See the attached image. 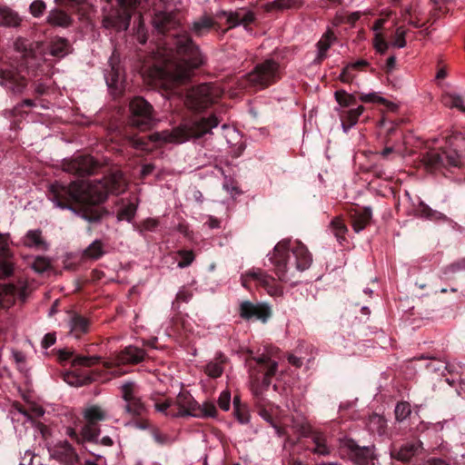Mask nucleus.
<instances>
[{"instance_id": "1", "label": "nucleus", "mask_w": 465, "mask_h": 465, "mask_svg": "<svg viewBox=\"0 0 465 465\" xmlns=\"http://www.w3.org/2000/svg\"><path fill=\"white\" fill-rule=\"evenodd\" d=\"M125 180L121 172L111 173L98 185L84 180L69 184L55 182L48 190L49 199L62 209H70L89 223L99 222L107 211L100 207L108 193H119L124 190Z\"/></svg>"}, {"instance_id": "2", "label": "nucleus", "mask_w": 465, "mask_h": 465, "mask_svg": "<svg viewBox=\"0 0 465 465\" xmlns=\"http://www.w3.org/2000/svg\"><path fill=\"white\" fill-rule=\"evenodd\" d=\"M160 61L152 77L165 82L183 83L206 64L207 58L187 33H173L163 42Z\"/></svg>"}, {"instance_id": "3", "label": "nucleus", "mask_w": 465, "mask_h": 465, "mask_svg": "<svg viewBox=\"0 0 465 465\" xmlns=\"http://www.w3.org/2000/svg\"><path fill=\"white\" fill-rule=\"evenodd\" d=\"M220 124V120L214 114L209 117H193L187 123L173 129L155 132L146 135L130 136L129 143L135 149L149 151L153 146H158L166 143H183L190 138H200L211 133L212 129Z\"/></svg>"}, {"instance_id": "4", "label": "nucleus", "mask_w": 465, "mask_h": 465, "mask_svg": "<svg viewBox=\"0 0 465 465\" xmlns=\"http://www.w3.org/2000/svg\"><path fill=\"white\" fill-rule=\"evenodd\" d=\"M291 240L283 239L273 248L269 261L274 267V272L282 282L287 281L288 265L290 263V251L294 257V264L298 271L307 270L312 262V255L308 248L301 242H296L291 248Z\"/></svg>"}, {"instance_id": "5", "label": "nucleus", "mask_w": 465, "mask_h": 465, "mask_svg": "<svg viewBox=\"0 0 465 465\" xmlns=\"http://www.w3.org/2000/svg\"><path fill=\"white\" fill-rule=\"evenodd\" d=\"M222 95L223 91L216 84H202L188 89L183 101L190 111L201 113L216 103Z\"/></svg>"}, {"instance_id": "6", "label": "nucleus", "mask_w": 465, "mask_h": 465, "mask_svg": "<svg viewBox=\"0 0 465 465\" xmlns=\"http://www.w3.org/2000/svg\"><path fill=\"white\" fill-rule=\"evenodd\" d=\"M284 68L275 60L269 58L257 64L245 74L251 86L265 89L279 82L283 75Z\"/></svg>"}, {"instance_id": "7", "label": "nucleus", "mask_w": 465, "mask_h": 465, "mask_svg": "<svg viewBox=\"0 0 465 465\" xmlns=\"http://www.w3.org/2000/svg\"><path fill=\"white\" fill-rule=\"evenodd\" d=\"M127 123L140 131H147L156 123L153 106L143 97L134 96L129 102Z\"/></svg>"}, {"instance_id": "8", "label": "nucleus", "mask_w": 465, "mask_h": 465, "mask_svg": "<svg viewBox=\"0 0 465 465\" xmlns=\"http://www.w3.org/2000/svg\"><path fill=\"white\" fill-rule=\"evenodd\" d=\"M119 8L113 9L103 19V26L115 32L128 29L132 13L137 10L143 0H117Z\"/></svg>"}, {"instance_id": "9", "label": "nucleus", "mask_w": 465, "mask_h": 465, "mask_svg": "<svg viewBox=\"0 0 465 465\" xmlns=\"http://www.w3.org/2000/svg\"><path fill=\"white\" fill-rule=\"evenodd\" d=\"M420 156V162L428 172L461 167V161L455 153H450L449 149H430L421 153Z\"/></svg>"}, {"instance_id": "10", "label": "nucleus", "mask_w": 465, "mask_h": 465, "mask_svg": "<svg viewBox=\"0 0 465 465\" xmlns=\"http://www.w3.org/2000/svg\"><path fill=\"white\" fill-rule=\"evenodd\" d=\"M247 366L251 378L259 381L262 377V385L264 390H267L271 385L272 378L277 371L278 363L268 355L262 354L248 360Z\"/></svg>"}, {"instance_id": "11", "label": "nucleus", "mask_w": 465, "mask_h": 465, "mask_svg": "<svg viewBox=\"0 0 465 465\" xmlns=\"http://www.w3.org/2000/svg\"><path fill=\"white\" fill-rule=\"evenodd\" d=\"M101 357L99 356H85L77 354L71 361L72 367L75 369L74 371L68 372L64 375V381L75 387H81L87 385L94 381V377L91 373H86L77 370V367H92L100 362Z\"/></svg>"}, {"instance_id": "12", "label": "nucleus", "mask_w": 465, "mask_h": 465, "mask_svg": "<svg viewBox=\"0 0 465 465\" xmlns=\"http://www.w3.org/2000/svg\"><path fill=\"white\" fill-rule=\"evenodd\" d=\"M102 164L93 156L76 153L68 160H64L63 170L79 177L95 174Z\"/></svg>"}, {"instance_id": "13", "label": "nucleus", "mask_w": 465, "mask_h": 465, "mask_svg": "<svg viewBox=\"0 0 465 465\" xmlns=\"http://www.w3.org/2000/svg\"><path fill=\"white\" fill-rule=\"evenodd\" d=\"M30 292L31 288L24 280L0 284V305L4 309H8L15 304L16 300L25 303Z\"/></svg>"}, {"instance_id": "14", "label": "nucleus", "mask_w": 465, "mask_h": 465, "mask_svg": "<svg viewBox=\"0 0 465 465\" xmlns=\"http://www.w3.org/2000/svg\"><path fill=\"white\" fill-rule=\"evenodd\" d=\"M122 398L125 404L124 410L132 418L143 417L147 411V406L137 393V386L133 381H127L121 386Z\"/></svg>"}, {"instance_id": "15", "label": "nucleus", "mask_w": 465, "mask_h": 465, "mask_svg": "<svg viewBox=\"0 0 465 465\" xmlns=\"http://www.w3.org/2000/svg\"><path fill=\"white\" fill-rule=\"evenodd\" d=\"M27 84V79L21 74L16 67L13 65L0 67V85L8 93L20 94L25 91Z\"/></svg>"}, {"instance_id": "16", "label": "nucleus", "mask_w": 465, "mask_h": 465, "mask_svg": "<svg viewBox=\"0 0 465 465\" xmlns=\"http://www.w3.org/2000/svg\"><path fill=\"white\" fill-rule=\"evenodd\" d=\"M272 309L266 303H253L243 301L239 306V315L244 321H261L266 322L272 317Z\"/></svg>"}, {"instance_id": "17", "label": "nucleus", "mask_w": 465, "mask_h": 465, "mask_svg": "<svg viewBox=\"0 0 465 465\" xmlns=\"http://www.w3.org/2000/svg\"><path fill=\"white\" fill-rule=\"evenodd\" d=\"M424 452L423 444L420 440H413L402 444L399 449L395 447L391 450L392 459L404 463L411 462L413 459H418Z\"/></svg>"}, {"instance_id": "18", "label": "nucleus", "mask_w": 465, "mask_h": 465, "mask_svg": "<svg viewBox=\"0 0 465 465\" xmlns=\"http://www.w3.org/2000/svg\"><path fill=\"white\" fill-rule=\"evenodd\" d=\"M105 81L114 99L124 94L126 82L124 73L118 64L111 63V69L105 74Z\"/></svg>"}, {"instance_id": "19", "label": "nucleus", "mask_w": 465, "mask_h": 465, "mask_svg": "<svg viewBox=\"0 0 465 465\" xmlns=\"http://www.w3.org/2000/svg\"><path fill=\"white\" fill-rule=\"evenodd\" d=\"M153 25L158 34L165 35L179 27L180 20L174 12H157L153 17Z\"/></svg>"}, {"instance_id": "20", "label": "nucleus", "mask_w": 465, "mask_h": 465, "mask_svg": "<svg viewBox=\"0 0 465 465\" xmlns=\"http://www.w3.org/2000/svg\"><path fill=\"white\" fill-rule=\"evenodd\" d=\"M347 215L354 232H360L370 224L372 217V210L370 207H361L357 205L349 208Z\"/></svg>"}, {"instance_id": "21", "label": "nucleus", "mask_w": 465, "mask_h": 465, "mask_svg": "<svg viewBox=\"0 0 465 465\" xmlns=\"http://www.w3.org/2000/svg\"><path fill=\"white\" fill-rule=\"evenodd\" d=\"M178 407V411L170 413V417L178 418L185 416H193V412L199 409V403L188 391H181L174 401Z\"/></svg>"}, {"instance_id": "22", "label": "nucleus", "mask_w": 465, "mask_h": 465, "mask_svg": "<svg viewBox=\"0 0 465 465\" xmlns=\"http://www.w3.org/2000/svg\"><path fill=\"white\" fill-rule=\"evenodd\" d=\"M256 397V409L261 417H262L267 422H269L276 430V433L281 436L282 435L283 430L277 425L273 419V413L278 410L273 403L264 399L261 393L255 392Z\"/></svg>"}, {"instance_id": "23", "label": "nucleus", "mask_w": 465, "mask_h": 465, "mask_svg": "<svg viewBox=\"0 0 465 465\" xmlns=\"http://www.w3.org/2000/svg\"><path fill=\"white\" fill-rule=\"evenodd\" d=\"M346 446L350 450V456L359 465H374L372 460L374 459L373 448L372 447H361L353 440H349L346 442Z\"/></svg>"}, {"instance_id": "24", "label": "nucleus", "mask_w": 465, "mask_h": 465, "mask_svg": "<svg viewBox=\"0 0 465 465\" xmlns=\"http://www.w3.org/2000/svg\"><path fill=\"white\" fill-rule=\"evenodd\" d=\"M299 432L302 437L312 438V446L309 447V449L312 450L313 453L322 456L330 453V447L326 443L324 435L312 432L311 428L307 425H301Z\"/></svg>"}, {"instance_id": "25", "label": "nucleus", "mask_w": 465, "mask_h": 465, "mask_svg": "<svg viewBox=\"0 0 465 465\" xmlns=\"http://www.w3.org/2000/svg\"><path fill=\"white\" fill-rule=\"evenodd\" d=\"M220 17L226 18V22L230 25V27H235L241 25L247 27L255 20L254 13L244 9H239L235 12L223 11L220 14Z\"/></svg>"}, {"instance_id": "26", "label": "nucleus", "mask_w": 465, "mask_h": 465, "mask_svg": "<svg viewBox=\"0 0 465 465\" xmlns=\"http://www.w3.org/2000/svg\"><path fill=\"white\" fill-rule=\"evenodd\" d=\"M54 457L65 465H79V456L68 441L60 442L54 447Z\"/></svg>"}, {"instance_id": "27", "label": "nucleus", "mask_w": 465, "mask_h": 465, "mask_svg": "<svg viewBox=\"0 0 465 465\" xmlns=\"http://www.w3.org/2000/svg\"><path fill=\"white\" fill-rule=\"evenodd\" d=\"M146 356L144 350L136 346L129 345L119 351L116 361L118 364L136 365L142 362Z\"/></svg>"}, {"instance_id": "28", "label": "nucleus", "mask_w": 465, "mask_h": 465, "mask_svg": "<svg viewBox=\"0 0 465 465\" xmlns=\"http://www.w3.org/2000/svg\"><path fill=\"white\" fill-rule=\"evenodd\" d=\"M46 53L55 58L61 59L71 53V45L65 38L55 37L48 42Z\"/></svg>"}, {"instance_id": "29", "label": "nucleus", "mask_w": 465, "mask_h": 465, "mask_svg": "<svg viewBox=\"0 0 465 465\" xmlns=\"http://www.w3.org/2000/svg\"><path fill=\"white\" fill-rule=\"evenodd\" d=\"M446 143L450 153H455L460 160L461 155L465 153V130L462 132H453L446 136Z\"/></svg>"}, {"instance_id": "30", "label": "nucleus", "mask_w": 465, "mask_h": 465, "mask_svg": "<svg viewBox=\"0 0 465 465\" xmlns=\"http://www.w3.org/2000/svg\"><path fill=\"white\" fill-rule=\"evenodd\" d=\"M23 18L19 14L8 6H0V26L17 28L21 25Z\"/></svg>"}, {"instance_id": "31", "label": "nucleus", "mask_w": 465, "mask_h": 465, "mask_svg": "<svg viewBox=\"0 0 465 465\" xmlns=\"http://www.w3.org/2000/svg\"><path fill=\"white\" fill-rule=\"evenodd\" d=\"M71 333L79 338L89 331L90 321L81 314L74 313L70 320Z\"/></svg>"}, {"instance_id": "32", "label": "nucleus", "mask_w": 465, "mask_h": 465, "mask_svg": "<svg viewBox=\"0 0 465 465\" xmlns=\"http://www.w3.org/2000/svg\"><path fill=\"white\" fill-rule=\"evenodd\" d=\"M47 22L54 26L68 27L72 24L73 19L63 10L53 9L47 16Z\"/></svg>"}, {"instance_id": "33", "label": "nucleus", "mask_w": 465, "mask_h": 465, "mask_svg": "<svg viewBox=\"0 0 465 465\" xmlns=\"http://www.w3.org/2000/svg\"><path fill=\"white\" fill-rule=\"evenodd\" d=\"M301 0H274L264 5L266 12H272L274 10L283 11L288 9H298L302 6Z\"/></svg>"}, {"instance_id": "34", "label": "nucleus", "mask_w": 465, "mask_h": 465, "mask_svg": "<svg viewBox=\"0 0 465 465\" xmlns=\"http://www.w3.org/2000/svg\"><path fill=\"white\" fill-rule=\"evenodd\" d=\"M363 111L364 107L362 105H360L355 109L344 111L343 114L341 115L344 130L353 126L358 122V119L360 115L363 113Z\"/></svg>"}, {"instance_id": "35", "label": "nucleus", "mask_w": 465, "mask_h": 465, "mask_svg": "<svg viewBox=\"0 0 465 465\" xmlns=\"http://www.w3.org/2000/svg\"><path fill=\"white\" fill-rule=\"evenodd\" d=\"M104 254V244L102 241H94L84 252L83 259L99 260Z\"/></svg>"}, {"instance_id": "36", "label": "nucleus", "mask_w": 465, "mask_h": 465, "mask_svg": "<svg viewBox=\"0 0 465 465\" xmlns=\"http://www.w3.org/2000/svg\"><path fill=\"white\" fill-rule=\"evenodd\" d=\"M24 244L27 247L42 249L45 247V242L42 238L40 230H30L24 238Z\"/></svg>"}, {"instance_id": "37", "label": "nucleus", "mask_w": 465, "mask_h": 465, "mask_svg": "<svg viewBox=\"0 0 465 465\" xmlns=\"http://www.w3.org/2000/svg\"><path fill=\"white\" fill-rule=\"evenodd\" d=\"M330 230L340 243L346 240L345 235L348 232V228L341 217H335L331 220Z\"/></svg>"}, {"instance_id": "38", "label": "nucleus", "mask_w": 465, "mask_h": 465, "mask_svg": "<svg viewBox=\"0 0 465 465\" xmlns=\"http://www.w3.org/2000/svg\"><path fill=\"white\" fill-rule=\"evenodd\" d=\"M369 429L380 436L385 435L387 430V421L382 416L373 414L370 417Z\"/></svg>"}, {"instance_id": "39", "label": "nucleus", "mask_w": 465, "mask_h": 465, "mask_svg": "<svg viewBox=\"0 0 465 465\" xmlns=\"http://www.w3.org/2000/svg\"><path fill=\"white\" fill-rule=\"evenodd\" d=\"M213 20L208 16H203L198 21L193 22L192 30L197 36L203 35L213 26Z\"/></svg>"}, {"instance_id": "40", "label": "nucleus", "mask_w": 465, "mask_h": 465, "mask_svg": "<svg viewBox=\"0 0 465 465\" xmlns=\"http://www.w3.org/2000/svg\"><path fill=\"white\" fill-rule=\"evenodd\" d=\"M416 211L421 217L427 218L429 220H446L447 219L445 214H443L436 210H432L429 205H427L423 202L420 203Z\"/></svg>"}, {"instance_id": "41", "label": "nucleus", "mask_w": 465, "mask_h": 465, "mask_svg": "<svg viewBox=\"0 0 465 465\" xmlns=\"http://www.w3.org/2000/svg\"><path fill=\"white\" fill-rule=\"evenodd\" d=\"M247 278L254 280L258 282L264 287H268L271 284V282L273 280L271 276L267 275L262 270H258L256 272H250L246 274V278L242 279V285L247 288Z\"/></svg>"}, {"instance_id": "42", "label": "nucleus", "mask_w": 465, "mask_h": 465, "mask_svg": "<svg viewBox=\"0 0 465 465\" xmlns=\"http://www.w3.org/2000/svg\"><path fill=\"white\" fill-rule=\"evenodd\" d=\"M84 419L87 422L98 424L105 419V412L99 406H91L84 411Z\"/></svg>"}, {"instance_id": "43", "label": "nucleus", "mask_w": 465, "mask_h": 465, "mask_svg": "<svg viewBox=\"0 0 465 465\" xmlns=\"http://www.w3.org/2000/svg\"><path fill=\"white\" fill-rule=\"evenodd\" d=\"M216 415L217 409L212 401H205L203 405L199 404V409L193 412V417L196 418H215Z\"/></svg>"}, {"instance_id": "44", "label": "nucleus", "mask_w": 465, "mask_h": 465, "mask_svg": "<svg viewBox=\"0 0 465 465\" xmlns=\"http://www.w3.org/2000/svg\"><path fill=\"white\" fill-rule=\"evenodd\" d=\"M334 97H335L336 102L341 107H350V106L355 105L357 103L355 95L352 94H349L345 90H337L334 93Z\"/></svg>"}, {"instance_id": "45", "label": "nucleus", "mask_w": 465, "mask_h": 465, "mask_svg": "<svg viewBox=\"0 0 465 465\" xmlns=\"http://www.w3.org/2000/svg\"><path fill=\"white\" fill-rule=\"evenodd\" d=\"M100 433L98 424L87 422L82 428V440L94 441Z\"/></svg>"}, {"instance_id": "46", "label": "nucleus", "mask_w": 465, "mask_h": 465, "mask_svg": "<svg viewBox=\"0 0 465 465\" xmlns=\"http://www.w3.org/2000/svg\"><path fill=\"white\" fill-rule=\"evenodd\" d=\"M221 360L219 361H211L205 367V372L208 376L212 378H218L223 374V363L225 361L223 356H220Z\"/></svg>"}, {"instance_id": "47", "label": "nucleus", "mask_w": 465, "mask_h": 465, "mask_svg": "<svg viewBox=\"0 0 465 465\" xmlns=\"http://www.w3.org/2000/svg\"><path fill=\"white\" fill-rule=\"evenodd\" d=\"M14 259H0V280H5L14 274Z\"/></svg>"}, {"instance_id": "48", "label": "nucleus", "mask_w": 465, "mask_h": 465, "mask_svg": "<svg viewBox=\"0 0 465 465\" xmlns=\"http://www.w3.org/2000/svg\"><path fill=\"white\" fill-rule=\"evenodd\" d=\"M395 418L398 421H403L406 420L411 413V405L407 401L398 402L395 407Z\"/></svg>"}, {"instance_id": "49", "label": "nucleus", "mask_w": 465, "mask_h": 465, "mask_svg": "<svg viewBox=\"0 0 465 465\" xmlns=\"http://www.w3.org/2000/svg\"><path fill=\"white\" fill-rule=\"evenodd\" d=\"M137 210V205L129 203L128 204L124 205L117 213L118 220H126L130 222L135 215Z\"/></svg>"}, {"instance_id": "50", "label": "nucleus", "mask_w": 465, "mask_h": 465, "mask_svg": "<svg viewBox=\"0 0 465 465\" xmlns=\"http://www.w3.org/2000/svg\"><path fill=\"white\" fill-rule=\"evenodd\" d=\"M0 259H14V254L9 248L8 234L0 232Z\"/></svg>"}, {"instance_id": "51", "label": "nucleus", "mask_w": 465, "mask_h": 465, "mask_svg": "<svg viewBox=\"0 0 465 465\" xmlns=\"http://www.w3.org/2000/svg\"><path fill=\"white\" fill-rule=\"evenodd\" d=\"M177 253L181 257V261L178 262V267L180 268H185L191 265L195 257L192 250H180Z\"/></svg>"}, {"instance_id": "52", "label": "nucleus", "mask_w": 465, "mask_h": 465, "mask_svg": "<svg viewBox=\"0 0 465 465\" xmlns=\"http://www.w3.org/2000/svg\"><path fill=\"white\" fill-rule=\"evenodd\" d=\"M335 39L332 31H327L322 38L317 43V47L320 51L327 52L331 47V42Z\"/></svg>"}, {"instance_id": "53", "label": "nucleus", "mask_w": 465, "mask_h": 465, "mask_svg": "<svg viewBox=\"0 0 465 465\" xmlns=\"http://www.w3.org/2000/svg\"><path fill=\"white\" fill-rule=\"evenodd\" d=\"M406 30L403 27H398L392 40V45L398 48H403L406 46Z\"/></svg>"}, {"instance_id": "54", "label": "nucleus", "mask_w": 465, "mask_h": 465, "mask_svg": "<svg viewBox=\"0 0 465 465\" xmlns=\"http://www.w3.org/2000/svg\"><path fill=\"white\" fill-rule=\"evenodd\" d=\"M46 5L43 0H35L29 6L31 15L35 17L41 16L45 11Z\"/></svg>"}, {"instance_id": "55", "label": "nucleus", "mask_w": 465, "mask_h": 465, "mask_svg": "<svg viewBox=\"0 0 465 465\" xmlns=\"http://www.w3.org/2000/svg\"><path fill=\"white\" fill-rule=\"evenodd\" d=\"M173 404V401L167 399L163 402H155L154 408L157 411L163 413L166 416H170V413L176 412L174 410H171V406Z\"/></svg>"}, {"instance_id": "56", "label": "nucleus", "mask_w": 465, "mask_h": 465, "mask_svg": "<svg viewBox=\"0 0 465 465\" xmlns=\"http://www.w3.org/2000/svg\"><path fill=\"white\" fill-rule=\"evenodd\" d=\"M51 267L49 261L45 258L38 256L33 262V269L37 272H45Z\"/></svg>"}, {"instance_id": "57", "label": "nucleus", "mask_w": 465, "mask_h": 465, "mask_svg": "<svg viewBox=\"0 0 465 465\" xmlns=\"http://www.w3.org/2000/svg\"><path fill=\"white\" fill-rule=\"evenodd\" d=\"M151 433L155 442L159 445H166L171 443L170 437L162 433L158 428H152Z\"/></svg>"}, {"instance_id": "58", "label": "nucleus", "mask_w": 465, "mask_h": 465, "mask_svg": "<svg viewBox=\"0 0 465 465\" xmlns=\"http://www.w3.org/2000/svg\"><path fill=\"white\" fill-rule=\"evenodd\" d=\"M234 415L239 422L242 424L248 423L250 419V414L245 405H242L237 409L233 410Z\"/></svg>"}, {"instance_id": "59", "label": "nucleus", "mask_w": 465, "mask_h": 465, "mask_svg": "<svg viewBox=\"0 0 465 465\" xmlns=\"http://www.w3.org/2000/svg\"><path fill=\"white\" fill-rule=\"evenodd\" d=\"M231 404V392L229 391H223L221 392L218 399V405L221 410L226 411L230 409Z\"/></svg>"}, {"instance_id": "60", "label": "nucleus", "mask_w": 465, "mask_h": 465, "mask_svg": "<svg viewBox=\"0 0 465 465\" xmlns=\"http://www.w3.org/2000/svg\"><path fill=\"white\" fill-rule=\"evenodd\" d=\"M460 271H465V258L448 265L444 269L443 273L447 275L449 273H455Z\"/></svg>"}, {"instance_id": "61", "label": "nucleus", "mask_w": 465, "mask_h": 465, "mask_svg": "<svg viewBox=\"0 0 465 465\" xmlns=\"http://www.w3.org/2000/svg\"><path fill=\"white\" fill-rule=\"evenodd\" d=\"M360 100L363 103H378L381 104H385L387 102L386 99L377 95L375 93H371L369 94H361L360 95Z\"/></svg>"}, {"instance_id": "62", "label": "nucleus", "mask_w": 465, "mask_h": 465, "mask_svg": "<svg viewBox=\"0 0 465 465\" xmlns=\"http://www.w3.org/2000/svg\"><path fill=\"white\" fill-rule=\"evenodd\" d=\"M389 45L381 35H376L374 39V48L381 54H384L388 50Z\"/></svg>"}, {"instance_id": "63", "label": "nucleus", "mask_w": 465, "mask_h": 465, "mask_svg": "<svg viewBox=\"0 0 465 465\" xmlns=\"http://www.w3.org/2000/svg\"><path fill=\"white\" fill-rule=\"evenodd\" d=\"M45 414V410L36 404H31L29 406V411L27 419L31 421H34L35 419L40 418Z\"/></svg>"}, {"instance_id": "64", "label": "nucleus", "mask_w": 465, "mask_h": 465, "mask_svg": "<svg viewBox=\"0 0 465 465\" xmlns=\"http://www.w3.org/2000/svg\"><path fill=\"white\" fill-rule=\"evenodd\" d=\"M158 225V220L153 218H148L142 223L139 232L140 233H143V231L153 232Z\"/></svg>"}]
</instances>
